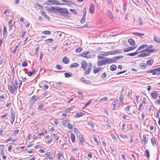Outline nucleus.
Returning <instances> with one entry per match:
<instances>
[{"mask_svg":"<svg viewBox=\"0 0 160 160\" xmlns=\"http://www.w3.org/2000/svg\"><path fill=\"white\" fill-rule=\"evenodd\" d=\"M58 13H62V15L64 16V14L62 13H68L69 11L67 9L65 8H58Z\"/></svg>","mask_w":160,"mask_h":160,"instance_id":"obj_1","label":"nucleus"},{"mask_svg":"<svg viewBox=\"0 0 160 160\" xmlns=\"http://www.w3.org/2000/svg\"><path fill=\"white\" fill-rule=\"evenodd\" d=\"M40 97L36 95H34L31 98V105H33L36 101H38Z\"/></svg>","mask_w":160,"mask_h":160,"instance_id":"obj_2","label":"nucleus"},{"mask_svg":"<svg viewBox=\"0 0 160 160\" xmlns=\"http://www.w3.org/2000/svg\"><path fill=\"white\" fill-rule=\"evenodd\" d=\"M11 113L10 122L12 124L14 121L15 114L14 111L13 110L11 111Z\"/></svg>","mask_w":160,"mask_h":160,"instance_id":"obj_3","label":"nucleus"},{"mask_svg":"<svg viewBox=\"0 0 160 160\" xmlns=\"http://www.w3.org/2000/svg\"><path fill=\"white\" fill-rule=\"evenodd\" d=\"M89 52H82L81 54H79L80 56H82L83 57L86 58H90L91 56L88 55V54L89 53Z\"/></svg>","mask_w":160,"mask_h":160,"instance_id":"obj_4","label":"nucleus"},{"mask_svg":"<svg viewBox=\"0 0 160 160\" xmlns=\"http://www.w3.org/2000/svg\"><path fill=\"white\" fill-rule=\"evenodd\" d=\"M8 88L9 92L12 94H14L15 93L16 91L14 90L13 88H12V86L10 84H8Z\"/></svg>","mask_w":160,"mask_h":160,"instance_id":"obj_5","label":"nucleus"},{"mask_svg":"<svg viewBox=\"0 0 160 160\" xmlns=\"http://www.w3.org/2000/svg\"><path fill=\"white\" fill-rule=\"evenodd\" d=\"M58 7H57L56 8L54 7H51L49 8L48 9V10L50 12L57 13L58 12Z\"/></svg>","mask_w":160,"mask_h":160,"instance_id":"obj_6","label":"nucleus"},{"mask_svg":"<svg viewBox=\"0 0 160 160\" xmlns=\"http://www.w3.org/2000/svg\"><path fill=\"white\" fill-rule=\"evenodd\" d=\"M92 67V64L91 63H88V66L87 70H85V74H89L90 72L91 69Z\"/></svg>","mask_w":160,"mask_h":160,"instance_id":"obj_7","label":"nucleus"},{"mask_svg":"<svg viewBox=\"0 0 160 160\" xmlns=\"http://www.w3.org/2000/svg\"><path fill=\"white\" fill-rule=\"evenodd\" d=\"M95 8L94 5L93 4H90L89 9V12L90 13L93 14L94 12Z\"/></svg>","mask_w":160,"mask_h":160,"instance_id":"obj_8","label":"nucleus"},{"mask_svg":"<svg viewBox=\"0 0 160 160\" xmlns=\"http://www.w3.org/2000/svg\"><path fill=\"white\" fill-rule=\"evenodd\" d=\"M82 68H83L84 70H86L88 66L87 62L84 60H82Z\"/></svg>","mask_w":160,"mask_h":160,"instance_id":"obj_9","label":"nucleus"},{"mask_svg":"<svg viewBox=\"0 0 160 160\" xmlns=\"http://www.w3.org/2000/svg\"><path fill=\"white\" fill-rule=\"evenodd\" d=\"M80 80L82 82H84L85 84H90L91 83L90 81L85 79L83 77H81L80 78Z\"/></svg>","mask_w":160,"mask_h":160,"instance_id":"obj_10","label":"nucleus"},{"mask_svg":"<svg viewBox=\"0 0 160 160\" xmlns=\"http://www.w3.org/2000/svg\"><path fill=\"white\" fill-rule=\"evenodd\" d=\"M158 93L157 92H154L151 93V95L152 98L155 99L157 98Z\"/></svg>","mask_w":160,"mask_h":160,"instance_id":"obj_11","label":"nucleus"},{"mask_svg":"<svg viewBox=\"0 0 160 160\" xmlns=\"http://www.w3.org/2000/svg\"><path fill=\"white\" fill-rule=\"evenodd\" d=\"M136 48V47H128L126 48L123 49V51L124 52H127L132 50L135 49Z\"/></svg>","mask_w":160,"mask_h":160,"instance_id":"obj_12","label":"nucleus"},{"mask_svg":"<svg viewBox=\"0 0 160 160\" xmlns=\"http://www.w3.org/2000/svg\"><path fill=\"white\" fill-rule=\"evenodd\" d=\"M147 48H148L146 49H145L143 50H142V52L147 51L148 52L147 53H149L155 51V49H149L148 47Z\"/></svg>","mask_w":160,"mask_h":160,"instance_id":"obj_13","label":"nucleus"},{"mask_svg":"<svg viewBox=\"0 0 160 160\" xmlns=\"http://www.w3.org/2000/svg\"><path fill=\"white\" fill-rule=\"evenodd\" d=\"M18 82L17 79H15L14 81V84L13 85V88H14V90L17 91V90L18 88Z\"/></svg>","mask_w":160,"mask_h":160,"instance_id":"obj_14","label":"nucleus"},{"mask_svg":"<svg viewBox=\"0 0 160 160\" xmlns=\"http://www.w3.org/2000/svg\"><path fill=\"white\" fill-rule=\"evenodd\" d=\"M150 54L148 53H144L140 54L137 56L138 58L144 57L149 55Z\"/></svg>","mask_w":160,"mask_h":160,"instance_id":"obj_15","label":"nucleus"},{"mask_svg":"<svg viewBox=\"0 0 160 160\" xmlns=\"http://www.w3.org/2000/svg\"><path fill=\"white\" fill-rule=\"evenodd\" d=\"M62 61L64 63L68 64L69 62V59L66 57H64L62 59Z\"/></svg>","mask_w":160,"mask_h":160,"instance_id":"obj_16","label":"nucleus"},{"mask_svg":"<svg viewBox=\"0 0 160 160\" xmlns=\"http://www.w3.org/2000/svg\"><path fill=\"white\" fill-rule=\"evenodd\" d=\"M108 15L110 18L113 21L114 18V17L113 16L112 13L111 11L108 10Z\"/></svg>","mask_w":160,"mask_h":160,"instance_id":"obj_17","label":"nucleus"},{"mask_svg":"<svg viewBox=\"0 0 160 160\" xmlns=\"http://www.w3.org/2000/svg\"><path fill=\"white\" fill-rule=\"evenodd\" d=\"M151 142L152 144L154 146H155L156 145V140L155 137H152L151 139Z\"/></svg>","mask_w":160,"mask_h":160,"instance_id":"obj_18","label":"nucleus"},{"mask_svg":"<svg viewBox=\"0 0 160 160\" xmlns=\"http://www.w3.org/2000/svg\"><path fill=\"white\" fill-rule=\"evenodd\" d=\"M102 69V67H98L94 69L93 70V72L94 73H97L99 72Z\"/></svg>","mask_w":160,"mask_h":160,"instance_id":"obj_19","label":"nucleus"},{"mask_svg":"<svg viewBox=\"0 0 160 160\" xmlns=\"http://www.w3.org/2000/svg\"><path fill=\"white\" fill-rule=\"evenodd\" d=\"M154 40L156 42L160 43V38L158 37L154 36Z\"/></svg>","mask_w":160,"mask_h":160,"instance_id":"obj_20","label":"nucleus"},{"mask_svg":"<svg viewBox=\"0 0 160 160\" xmlns=\"http://www.w3.org/2000/svg\"><path fill=\"white\" fill-rule=\"evenodd\" d=\"M79 66V64L76 62H74L72 63L70 66V68H72L74 67H78Z\"/></svg>","mask_w":160,"mask_h":160,"instance_id":"obj_21","label":"nucleus"},{"mask_svg":"<svg viewBox=\"0 0 160 160\" xmlns=\"http://www.w3.org/2000/svg\"><path fill=\"white\" fill-rule=\"evenodd\" d=\"M48 2H52L53 4L56 5H58L59 4V1L57 0H48Z\"/></svg>","mask_w":160,"mask_h":160,"instance_id":"obj_22","label":"nucleus"},{"mask_svg":"<svg viewBox=\"0 0 160 160\" xmlns=\"http://www.w3.org/2000/svg\"><path fill=\"white\" fill-rule=\"evenodd\" d=\"M7 32L6 27L5 26H4V27H3V33H2V35L4 38H5L7 36V34L6 33Z\"/></svg>","mask_w":160,"mask_h":160,"instance_id":"obj_23","label":"nucleus"},{"mask_svg":"<svg viewBox=\"0 0 160 160\" xmlns=\"http://www.w3.org/2000/svg\"><path fill=\"white\" fill-rule=\"evenodd\" d=\"M128 41L129 43L131 45H134L135 44L134 41L132 39L130 38L128 40Z\"/></svg>","mask_w":160,"mask_h":160,"instance_id":"obj_24","label":"nucleus"},{"mask_svg":"<svg viewBox=\"0 0 160 160\" xmlns=\"http://www.w3.org/2000/svg\"><path fill=\"white\" fill-rule=\"evenodd\" d=\"M41 14L43 16L45 17V18L48 20L49 19V17L47 15L46 13L44 11L41 12Z\"/></svg>","mask_w":160,"mask_h":160,"instance_id":"obj_25","label":"nucleus"},{"mask_svg":"<svg viewBox=\"0 0 160 160\" xmlns=\"http://www.w3.org/2000/svg\"><path fill=\"white\" fill-rule=\"evenodd\" d=\"M112 51H110L108 52H105L102 54V55L103 56H107L109 55H113Z\"/></svg>","mask_w":160,"mask_h":160,"instance_id":"obj_26","label":"nucleus"},{"mask_svg":"<svg viewBox=\"0 0 160 160\" xmlns=\"http://www.w3.org/2000/svg\"><path fill=\"white\" fill-rule=\"evenodd\" d=\"M148 45L146 44L142 45L138 48V49L141 51L142 49L148 47Z\"/></svg>","mask_w":160,"mask_h":160,"instance_id":"obj_27","label":"nucleus"},{"mask_svg":"<svg viewBox=\"0 0 160 160\" xmlns=\"http://www.w3.org/2000/svg\"><path fill=\"white\" fill-rule=\"evenodd\" d=\"M109 60L110 63L115 62H117L115 57H113L112 58H109Z\"/></svg>","mask_w":160,"mask_h":160,"instance_id":"obj_28","label":"nucleus"},{"mask_svg":"<svg viewBox=\"0 0 160 160\" xmlns=\"http://www.w3.org/2000/svg\"><path fill=\"white\" fill-rule=\"evenodd\" d=\"M145 156L147 157L148 158L150 157V153L148 149L146 150L145 151Z\"/></svg>","mask_w":160,"mask_h":160,"instance_id":"obj_29","label":"nucleus"},{"mask_svg":"<svg viewBox=\"0 0 160 160\" xmlns=\"http://www.w3.org/2000/svg\"><path fill=\"white\" fill-rule=\"evenodd\" d=\"M117 67L115 65H112L110 68V69L112 71H114L117 69Z\"/></svg>","mask_w":160,"mask_h":160,"instance_id":"obj_30","label":"nucleus"},{"mask_svg":"<svg viewBox=\"0 0 160 160\" xmlns=\"http://www.w3.org/2000/svg\"><path fill=\"white\" fill-rule=\"evenodd\" d=\"M36 71L35 69H34L32 71H29L28 73V75L29 76H32L33 74L35 73Z\"/></svg>","mask_w":160,"mask_h":160,"instance_id":"obj_31","label":"nucleus"},{"mask_svg":"<svg viewBox=\"0 0 160 160\" xmlns=\"http://www.w3.org/2000/svg\"><path fill=\"white\" fill-rule=\"evenodd\" d=\"M153 62L152 59L148 60L147 62V64L148 65L150 66L153 63Z\"/></svg>","mask_w":160,"mask_h":160,"instance_id":"obj_32","label":"nucleus"},{"mask_svg":"<svg viewBox=\"0 0 160 160\" xmlns=\"http://www.w3.org/2000/svg\"><path fill=\"white\" fill-rule=\"evenodd\" d=\"M102 60H103L102 62H103V63H104V65L110 63L109 58H107L106 59Z\"/></svg>","mask_w":160,"mask_h":160,"instance_id":"obj_33","label":"nucleus"},{"mask_svg":"<svg viewBox=\"0 0 160 160\" xmlns=\"http://www.w3.org/2000/svg\"><path fill=\"white\" fill-rule=\"evenodd\" d=\"M54 41V40L52 38H49L45 40V41L47 43H50L53 42Z\"/></svg>","mask_w":160,"mask_h":160,"instance_id":"obj_34","label":"nucleus"},{"mask_svg":"<svg viewBox=\"0 0 160 160\" xmlns=\"http://www.w3.org/2000/svg\"><path fill=\"white\" fill-rule=\"evenodd\" d=\"M79 139L80 142H84V140L82 135H79Z\"/></svg>","mask_w":160,"mask_h":160,"instance_id":"obj_35","label":"nucleus"},{"mask_svg":"<svg viewBox=\"0 0 160 160\" xmlns=\"http://www.w3.org/2000/svg\"><path fill=\"white\" fill-rule=\"evenodd\" d=\"M42 33L44 34L50 35L51 33V32L50 31L46 30L42 31Z\"/></svg>","mask_w":160,"mask_h":160,"instance_id":"obj_36","label":"nucleus"},{"mask_svg":"<svg viewBox=\"0 0 160 160\" xmlns=\"http://www.w3.org/2000/svg\"><path fill=\"white\" fill-rule=\"evenodd\" d=\"M133 34L136 36L140 37L141 36H143L144 35V34L143 33H141L139 32H133Z\"/></svg>","mask_w":160,"mask_h":160,"instance_id":"obj_37","label":"nucleus"},{"mask_svg":"<svg viewBox=\"0 0 160 160\" xmlns=\"http://www.w3.org/2000/svg\"><path fill=\"white\" fill-rule=\"evenodd\" d=\"M86 16H85V14H83V17H82L81 19L80 20V22L81 23H83L85 21Z\"/></svg>","mask_w":160,"mask_h":160,"instance_id":"obj_38","label":"nucleus"},{"mask_svg":"<svg viewBox=\"0 0 160 160\" xmlns=\"http://www.w3.org/2000/svg\"><path fill=\"white\" fill-rule=\"evenodd\" d=\"M71 140L73 142H74L75 141V136L73 134H71Z\"/></svg>","mask_w":160,"mask_h":160,"instance_id":"obj_39","label":"nucleus"},{"mask_svg":"<svg viewBox=\"0 0 160 160\" xmlns=\"http://www.w3.org/2000/svg\"><path fill=\"white\" fill-rule=\"evenodd\" d=\"M113 53V55L115 53H120L122 52V50L119 49L116 50L114 51H112Z\"/></svg>","mask_w":160,"mask_h":160,"instance_id":"obj_40","label":"nucleus"},{"mask_svg":"<svg viewBox=\"0 0 160 160\" xmlns=\"http://www.w3.org/2000/svg\"><path fill=\"white\" fill-rule=\"evenodd\" d=\"M82 48L79 47L78 48H77L75 49V52L76 53H79L80 52L82 51Z\"/></svg>","mask_w":160,"mask_h":160,"instance_id":"obj_41","label":"nucleus"},{"mask_svg":"<svg viewBox=\"0 0 160 160\" xmlns=\"http://www.w3.org/2000/svg\"><path fill=\"white\" fill-rule=\"evenodd\" d=\"M139 66L142 68H145L146 67L147 65L144 63H142L140 64Z\"/></svg>","mask_w":160,"mask_h":160,"instance_id":"obj_42","label":"nucleus"},{"mask_svg":"<svg viewBox=\"0 0 160 160\" xmlns=\"http://www.w3.org/2000/svg\"><path fill=\"white\" fill-rule=\"evenodd\" d=\"M120 102L122 103V101L123 100V95L122 94H120L119 97Z\"/></svg>","mask_w":160,"mask_h":160,"instance_id":"obj_43","label":"nucleus"},{"mask_svg":"<svg viewBox=\"0 0 160 160\" xmlns=\"http://www.w3.org/2000/svg\"><path fill=\"white\" fill-rule=\"evenodd\" d=\"M69 121L68 119L62 121V125L64 126H66L67 124H68V122Z\"/></svg>","mask_w":160,"mask_h":160,"instance_id":"obj_44","label":"nucleus"},{"mask_svg":"<svg viewBox=\"0 0 160 160\" xmlns=\"http://www.w3.org/2000/svg\"><path fill=\"white\" fill-rule=\"evenodd\" d=\"M83 114L81 112H78L76 113L75 115V117L76 118H79L82 116Z\"/></svg>","mask_w":160,"mask_h":160,"instance_id":"obj_45","label":"nucleus"},{"mask_svg":"<svg viewBox=\"0 0 160 160\" xmlns=\"http://www.w3.org/2000/svg\"><path fill=\"white\" fill-rule=\"evenodd\" d=\"M103 60H101L99 61L98 62V66H101L103 65H104V63H103Z\"/></svg>","mask_w":160,"mask_h":160,"instance_id":"obj_46","label":"nucleus"},{"mask_svg":"<svg viewBox=\"0 0 160 160\" xmlns=\"http://www.w3.org/2000/svg\"><path fill=\"white\" fill-rule=\"evenodd\" d=\"M50 154H51L50 152H47L46 153V157H47V158H48L50 159H52V157H50Z\"/></svg>","mask_w":160,"mask_h":160,"instance_id":"obj_47","label":"nucleus"},{"mask_svg":"<svg viewBox=\"0 0 160 160\" xmlns=\"http://www.w3.org/2000/svg\"><path fill=\"white\" fill-rule=\"evenodd\" d=\"M64 74L65 75V77L66 78H70L72 76V75L71 74H69L68 73H65Z\"/></svg>","mask_w":160,"mask_h":160,"instance_id":"obj_48","label":"nucleus"},{"mask_svg":"<svg viewBox=\"0 0 160 160\" xmlns=\"http://www.w3.org/2000/svg\"><path fill=\"white\" fill-rule=\"evenodd\" d=\"M115 57L117 61L118 60H119L123 58V56L122 55L118 56Z\"/></svg>","mask_w":160,"mask_h":160,"instance_id":"obj_49","label":"nucleus"},{"mask_svg":"<svg viewBox=\"0 0 160 160\" xmlns=\"http://www.w3.org/2000/svg\"><path fill=\"white\" fill-rule=\"evenodd\" d=\"M78 95H79V97L82 98L84 97L83 94L82 92H79V91H78Z\"/></svg>","mask_w":160,"mask_h":160,"instance_id":"obj_50","label":"nucleus"},{"mask_svg":"<svg viewBox=\"0 0 160 160\" xmlns=\"http://www.w3.org/2000/svg\"><path fill=\"white\" fill-rule=\"evenodd\" d=\"M151 73H152L153 75H155V74H156L157 75H159V73L156 72L154 69L151 70Z\"/></svg>","mask_w":160,"mask_h":160,"instance_id":"obj_51","label":"nucleus"},{"mask_svg":"<svg viewBox=\"0 0 160 160\" xmlns=\"http://www.w3.org/2000/svg\"><path fill=\"white\" fill-rule=\"evenodd\" d=\"M138 21L139 22V24L140 25H143V22L142 21V19L140 18H138Z\"/></svg>","mask_w":160,"mask_h":160,"instance_id":"obj_52","label":"nucleus"},{"mask_svg":"<svg viewBox=\"0 0 160 160\" xmlns=\"http://www.w3.org/2000/svg\"><path fill=\"white\" fill-rule=\"evenodd\" d=\"M88 124L89 125L91 126L92 128H93L94 127V123H93L92 122H88Z\"/></svg>","mask_w":160,"mask_h":160,"instance_id":"obj_53","label":"nucleus"},{"mask_svg":"<svg viewBox=\"0 0 160 160\" xmlns=\"http://www.w3.org/2000/svg\"><path fill=\"white\" fill-rule=\"evenodd\" d=\"M130 106H128L126 108H124V110L126 111V112L128 113L129 111V108Z\"/></svg>","mask_w":160,"mask_h":160,"instance_id":"obj_54","label":"nucleus"},{"mask_svg":"<svg viewBox=\"0 0 160 160\" xmlns=\"http://www.w3.org/2000/svg\"><path fill=\"white\" fill-rule=\"evenodd\" d=\"M61 84L62 83L61 82H59L56 83L55 86L57 88H60Z\"/></svg>","mask_w":160,"mask_h":160,"instance_id":"obj_55","label":"nucleus"},{"mask_svg":"<svg viewBox=\"0 0 160 160\" xmlns=\"http://www.w3.org/2000/svg\"><path fill=\"white\" fill-rule=\"evenodd\" d=\"M123 11L125 12L127 10V6L124 3H123Z\"/></svg>","mask_w":160,"mask_h":160,"instance_id":"obj_56","label":"nucleus"},{"mask_svg":"<svg viewBox=\"0 0 160 160\" xmlns=\"http://www.w3.org/2000/svg\"><path fill=\"white\" fill-rule=\"evenodd\" d=\"M107 76V74L105 72H104L101 74V78H105Z\"/></svg>","mask_w":160,"mask_h":160,"instance_id":"obj_57","label":"nucleus"},{"mask_svg":"<svg viewBox=\"0 0 160 160\" xmlns=\"http://www.w3.org/2000/svg\"><path fill=\"white\" fill-rule=\"evenodd\" d=\"M111 136L112 137L113 139L115 140V142H116L117 141V139L116 136L113 134H111Z\"/></svg>","mask_w":160,"mask_h":160,"instance_id":"obj_58","label":"nucleus"},{"mask_svg":"<svg viewBox=\"0 0 160 160\" xmlns=\"http://www.w3.org/2000/svg\"><path fill=\"white\" fill-rule=\"evenodd\" d=\"M142 52V51H140V50L138 49V48L137 49V50L136 52H134V53H136V55L139 52L141 53Z\"/></svg>","mask_w":160,"mask_h":160,"instance_id":"obj_59","label":"nucleus"},{"mask_svg":"<svg viewBox=\"0 0 160 160\" xmlns=\"http://www.w3.org/2000/svg\"><path fill=\"white\" fill-rule=\"evenodd\" d=\"M43 106H44V105L42 104L39 105L38 106V110L41 109H42L43 108Z\"/></svg>","mask_w":160,"mask_h":160,"instance_id":"obj_60","label":"nucleus"},{"mask_svg":"<svg viewBox=\"0 0 160 160\" xmlns=\"http://www.w3.org/2000/svg\"><path fill=\"white\" fill-rule=\"evenodd\" d=\"M127 56H134L136 55V53H134V52L132 53H128L127 54H126Z\"/></svg>","mask_w":160,"mask_h":160,"instance_id":"obj_61","label":"nucleus"},{"mask_svg":"<svg viewBox=\"0 0 160 160\" xmlns=\"http://www.w3.org/2000/svg\"><path fill=\"white\" fill-rule=\"evenodd\" d=\"M56 68L58 70L62 69V67L59 65H57Z\"/></svg>","mask_w":160,"mask_h":160,"instance_id":"obj_62","label":"nucleus"},{"mask_svg":"<svg viewBox=\"0 0 160 160\" xmlns=\"http://www.w3.org/2000/svg\"><path fill=\"white\" fill-rule=\"evenodd\" d=\"M68 128L69 129H71L72 128V126L71 124L68 122Z\"/></svg>","mask_w":160,"mask_h":160,"instance_id":"obj_63","label":"nucleus"},{"mask_svg":"<svg viewBox=\"0 0 160 160\" xmlns=\"http://www.w3.org/2000/svg\"><path fill=\"white\" fill-rule=\"evenodd\" d=\"M27 65H28V63L25 61H24V62H23L22 63V66L23 67H26L27 66Z\"/></svg>","mask_w":160,"mask_h":160,"instance_id":"obj_64","label":"nucleus"}]
</instances>
